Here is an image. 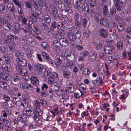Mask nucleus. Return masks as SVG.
I'll list each match as a JSON object with an SVG mask.
<instances>
[{"instance_id": "5701e85b", "label": "nucleus", "mask_w": 131, "mask_h": 131, "mask_svg": "<svg viewBox=\"0 0 131 131\" xmlns=\"http://www.w3.org/2000/svg\"><path fill=\"white\" fill-rule=\"evenodd\" d=\"M4 29L6 30L11 31L13 28L12 25L8 23H5L3 25Z\"/></svg>"}, {"instance_id": "2f4dec72", "label": "nucleus", "mask_w": 131, "mask_h": 131, "mask_svg": "<svg viewBox=\"0 0 131 131\" xmlns=\"http://www.w3.org/2000/svg\"><path fill=\"white\" fill-rule=\"evenodd\" d=\"M91 72L89 69L87 68H84L82 71V74L85 76H89Z\"/></svg>"}, {"instance_id": "f704fd0d", "label": "nucleus", "mask_w": 131, "mask_h": 131, "mask_svg": "<svg viewBox=\"0 0 131 131\" xmlns=\"http://www.w3.org/2000/svg\"><path fill=\"white\" fill-rule=\"evenodd\" d=\"M116 27L119 32H122L124 30V26L121 23H118Z\"/></svg>"}, {"instance_id": "bf43d9fd", "label": "nucleus", "mask_w": 131, "mask_h": 131, "mask_svg": "<svg viewBox=\"0 0 131 131\" xmlns=\"http://www.w3.org/2000/svg\"><path fill=\"white\" fill-rule=\"evenodd\" d=\"M81 55H82L83 57L85 58V57L88 56L89 53L87 51H85L82 52L80 53V56H81Z\"/></svg>"}, {"instance_id": "13d9d810", "label": "nucleus", "mask_w": 131, "mask_h": 131, "mask_svg": "<svg viewBox=\"0 0 131 131\" xmlns=\"http://www.w3.org/2000/svg\"><path fill=\"white\" fill-rule=\"evenodd\" d=\"M64 3L68 7L71 6V3L70 0H64Z\"/></svg>"}, {"instance_id": "680f3d73", "label": "nucleus", "mask_w": 131, "mask_h": 131, "mask_svg": "<svg viewBox=\"0 0 131 131\" xmlns=\"http://www.w3.org/2000/svg\"><path fill=\"white\" fill-rule=\"evenodd\" d=\"M116 13V9L115 8H112L110 10V15L113 16L115 15Z\"/></svg>"}, {"instance_id": "49530a36", "label": "nucleus", "mask_w": 131, "mask_h": 131, "mask_svg": "<svg viewBox=\"0 0 131 131\" xmlns=\"http://www.w3.org/2000/svg\"><path fill=\"white\" fill-rule=\"evenodd\" d=\"M99 58L100 59L105 60L106 59V55L104 54L103 52H100L99 54Z\"/></svg>"}, {"instance_id": "72a5a7b5", "label": "nucleus", "mask_w": 131, "mask_h": 131, "mask_svg": "<svg viewBox=\"0 0 131 131\" xmlns=\"http://www.w3.org/2000/svg\"><path fill=\"white\" fill-rule=\"evenodd\" d=\"M45 72L43 74V75L45 78H47L50 75H51V73L50 70L46 69L45 68L44 69Z\"/></svg>"}, {"instance_id": "0e129e2a", "label": "nucleus", "mask_w": 131, "mask_h": 131, "mask_svg": "<svg viewBox=\"0 0 131 131\" xmlns=\"http://www.w3.org/2000/svg\"><path fill=\"white\" fill-rule=\"evenodd\" d=\"M75 48L78 50L81 51L84 48L83 47L82 45H77L75 46Z\"/></svg>"}, {"instance_id": "c756f323", "label": "nucleus", "mask_w": 131, "mask_h": 131, "mask_svg": "<svg viewBox=\"0 0 131 131\" xmlns=\"http://www.w3.org/2000/svg\"><path fill=\"white\" fill-rule=\"evenodd\" d=\"M20 86L21 88L25 90L27 89H31V86L30 84L27 85L25 83H22L20 85Z\"/></svg>"}, {"instance_id": "c85d7f7f", "label": "nucleus", "mask_w": 131, "mask_h": 131, "mask_svg": "<svg viewBox=\"0 0 131 131\" xmlns=\"http://www.w3.org/2000/svg\"><path fill=\"white\" fill-rule=\"evenodd\" d=\"M11 98L13 99L14 102H15V104L16 105L17 102H19L20 100V98L15 94H12L11 96Z\"/></svg>"}, {"instance_id": "0eeeda50", "label": "nucleus", "mask_w": 131, "mask_h": 131, "mask_svg": "<svg viewBox=\"0 0 131 131\" xmlns=\"http://www.w3.org/2000/svg\"><path fill=\"white\" fill-rule=\"evenodd\" d=\"M51 14L53 16L54 19L56 20L57 17L59 18L58 13V10L57 7L55 6H53L51 7Z\"/></svg>"}, {"instance_id": "5fc2aeb1", "label": "nucleus", "mask_w": 131, "mask_h": 131, "mask_svg": "<svg viewBox=\"0 0 131 131\" xmlns=\"http://www.w3.org/2000/svg\"><path fill=\"white\" fill-rule=\"evenodd\" d=\"M55 47L54 48V51L57 53H58L60 50V46L57 45H55L54 46Z\"/></svg>"}, {"instance_id": "7ed1b4c3", "label": "nucleus", "mask_w": 131, "mask_h": 131, "mask_svg": "<svg viewBox=\"0 0 131 131\" xmlns=\"http://www.w3.org/2000/svg\"><path fill=\"white\" fill-rule=\"evenodd\" d=\"M76 8L80 12L86 11V12L87 13H89V6L86 2L84 3H80L79 5L77 6Z\"/></svg>"}, {"instance_id": "aec40b11", "label": "nucleus", "mask_w": 131, "mask_h": 131, "mask_svg": "<svg viewBox=\"0 0 131 131\" xmlns=\"http://www.w3.org/2000/svg\"><path fill=\"white\" fill-rule=\"evenodd\" d=\"M57 89L55 90L56 92H60L61 95L62 96L64 97L65 96V95L68 92V91L66 89H65L64 90L63 89H60V88L59 87H57Z\"/></svg>"}, {"instance_id": "37998d69", "label": "nucleus", "mask_w": 131, "mask_h": 131, "mask_svg": "<svg viewBox=\"0 0 131 131\" xmlns=\"http://www.w3.org/2000/svg\"><path fill=\"white\" fill-rule=\"evenodd\" d=\"M41 54L42 57L46 61L50 58L49 57L48 54L45 52H42Z\"/></svg>"}, {"instance_id": "ea45409f", "label": "nucleus", "mask_w": 131, "mask_h": 131, "mask_svg": "<svg viewBox=\"0 0 131 131\" xmlns=\"http://www.w3.org/2000/svg\"><path fill=\"white\" fill-rule=\"evenodd\" d=\"M88 20L86 17L83 18L82 20V26L84 28H85L86 27V25L88 23Z\"/></svg>"}, {"instance_id": "cd10ccee", "label": "nucleus", "mask_w": 131, "mask_h": 131, "mask_svg": "<svg viewBox=\"0 0 131 131\" xmlns=\"http://www.w3.org/2000/svg\"><path fill=\"white\" fill-rule=\"evenodd\" d=\"M38 16L34 12L31 14V15L29 17L30 19L33 21L36 22L38 20Z\"/></svg>"}, {"instance_id": "9d476101", "label": "nucleus", "mask_w": 131, "mask_h": 131, "mask_svg": "<svg viewBox=\"0 0 131 131\" xmlns=\"http://www.w3.org/2000/svg\"><path fill=\"white\" fill-rule=\"evenodd\" d=\"M58 77V74L57 73L55 72L53 73L49 77L48 82L50 84L54 83L55 79L57 78Z\"/></svg>"}, {"instance_id": "603ef678", "label": "nucleus", "mask_w": 131, "mask_h": 131, "mask_svg": "<svg viewBox=\"0 0 131 131\" xmlns=\"http://www.w3.org/2000/svg\"><path fill=\"white\" fill-rule=\"evenodd\" d=\"M25 5L26 7L31 9L32 8V3L29 1H28L25 2Z\"/></svg>"}, {"instance_id": "ddd939ff", "label": "nucleus", "mask_w": 131, "mask_h": 131, "mask_svg": "<svg viewBox=\"0 0 131 131\" xmlns=\"http://www.w3.org/2000/svg\"><path fill=\"white\" fill-rule=\"evenodd\" d=\"M99 34L100 36L104 38H106L108 36L107 31L104 28H102L99 30Z\"/></svg>"}, {"instance_id": "864d4df0", "label": "nucleus", "mask_w": 131, "mask_h": 131, "mask_svg": "<svg viewBox=\"0 0 131 131\" xmlns=\"http://www.w3.org/2000/svg\"><path fill=\"white\" fill-rule=\"evenodd\" d=\"M90 11V15L91 17H95V16L97 14V13L95 12V11L92 9L91 10H89V11Z\"/></svg>"}, {"instance_id": "20e7f679", "label": "nucleus", "mask_w": 131, "mask_h": 131, "mask_svg": "<svg viewBox=\"0 0 131 131\" xmlns=\"http://www.w3.org/2000/svg\"><path fill=\"white\" fill-rule=\"evenodd\" d=\"M21 68H20L19 66H16V69L18 73L22 76L25 77V78L26 77H28L29 75L28 71L25 69H22Z\"/></svg>"}, {"instance_id": "a19ab883", "label": "nucleus", "mask_w": 131, "mask_h": 131, "mask_svg": "<svg viewBox=\"0 0 131 131\" xmlns=\"http://www.w3.org/2000/svg\"><path fill=\"white\" fill-rule=\"evenodd\" d=\"M41 47L43 48L44 49L47 50L48 49L49 47L48 43L45 42H42L41 45Z\"/></svg>"}, {"instance_id": "b1692460", "label": "nucleus", "mask_w": 131, "mask_h": 131, "mask_svg": "<svg viewBox=\"0 0 131 131\" xmlns=\"http://www.w3.org/2000/svg\"><path fill=\"white\" fill-rule=\"evenodd\" d=\"M57 23L55 20L51 24V26L50 27L51 31L52 32V33L54 32V29L57 28Z\"/></svg>"}, {"instance_id": "4468645a", "label": "nucleus", "mask_w": 131, "mask_h": 131, "mask_svg": "<svg viewBox=\"0 0 131 131\" xmlns=\"http://www.w3.org/2000/svg\"><path fill=\"white\" fill-rule=\"evenodd\" d=\"M31 83L34 86H38L39 85V81L37 78L34 76H32L30 79Z\"/></svg>"}, {"instance_id": "423d86ee", "label": "nucleus", "mask_w": 131, "mask_h": 131, "mask_svg": "<svg viewBox=\"0 0 131 131\" xmlns=\"http://www.w3.org/2000/svg\"><path fill=\"white\" fill-rule=\"evenodd\" d=\"M23 113L22 115H23L24 116H31L34 114V111L33 112L29 107H27L24 108L23 111Z\"/></svg>"}, {"instance_id": "052dcab7", "label": "nucleus", "mask_w": 131, "mask_h": 131, "mask_svg": "<svg viewBox=\"0 0 131 131\" xmlns=\"http://www.w3.org/2000/svg\"><path fill=\"white\" fill-rule=\"evenodd\" d=\"M119 4L121 7H124L125 6L126 0H119Z\"/></svg>"}, {"instance_id": "f3484780", "label": "nucleus", "mask_w": 131, "mask_h": 131, "mask_svg": "<svg viewBox=\"0 0 131 131\" xmlns=\"http://www.w3.org/2000/svg\"><path fill=\"white\" fill-rule=\"evenodd\" d=\"M59 43L61 46L63 47H65L68 45L69 42L67 39L61 38L60 39Z\"/></svg>"}, {"instance_id": "6e6552de", "label": "nucleus", "mask_w": 131, "mask_h": 131, "mask_svg": "<svg viewBox=\"0 0 131 131\" xmlns=\"http://www.w3.org/2000/svg\"><path fill=\"white\" fill-rule=\"evenodd\" d=\"M35 72L38 74L41 73L43 69H44L43 66L40 64H37L34 66Z\"/></svg>"}, {"instance_id": "de8ad7c7", "label": "nucleus", "mask_w": 131, "mask_h": 131, "mask_svg": "<svg viewBox=\"0 0 131 131\" xmlns=\"http://www.w3.org/2000/svg\"><path fill=\"white\" fill-rule=\"evenodd\" d=\"M116 25L115 22L114 21H112L109 23L108 25V27L109 28H113L116 26Z\"/></svg>"}, {"instance_id": "f257e3e1", "label": "nucleus", "mask_w": 131, "mask_h": 131, "mask_svg": "<svg viewBox=\"0 0 131 131\" xmlns=\"http://www.w3.org/2000/svg\"><path fill=\"white\" fill-rule=\"evenodd\" d=\"M75 25L68 28L69 32L67 34L66 36L67 38L70 42H74L76 39H79L81 37V32L80 29L77 27H80L81 24L79 20H75Z\"/></svg>"}, {"instance_id": "c9c22d12", "label": "nucleus", "mask_w": 131, "mask_h": 131, "mask_svg": "<svg viewBox=\"0 0 131 131\" xmlns=\"http://www.w3.org/2000/svg\"><path fill=\"white\" fill-rule=\"evenodd\" d=\"M63 74L65 78L68 79L70 77L71 73L69 71H65L63 72Z\"/></svg>"}, {"instance_id": "dca6fc26", "label": "nucleus", "mask_w": 131, "mask_h": 131, "mask_svg": "<svg viewBox=\"0 0 131 131\" xmlns=\"http://www.w3.org/2000/svg\"><path fill=\"white\" fill-rule=\"evenodd\" d=\"M92 82L94 86H100L103 83V81L100 77L95 80H92Z\"/></svg>"}, {"instance_id": "1a4fd4ad", "label": "nucleus", "mask_w": 131, "mask_h": 131, "mask_svg": "<svg viewBox=\"0 0 131 131\" xmlns=\"http://www.w3.org/2000/svg\"><path fill=\"white\" fill-rule=\"evenodd\" d=\"M17 63L16 66H19L20 68L25 66L27 64L26 60L24 59H17Z\"/></svg>"}, {"instance_id": "3c124183", "label": "nucleus", "mask_w": 131, "mask_h": 131, "mask_svg": "<svg viewBox=\"0 0 131 131\" xmlns=\"http://www.w3.org/2000/svg\"><path fill=\"white\" fill-rule=\"evenodd\" d=\"M47 92L46 89H45V90H42L40 92L41 96L43 97H46L47 95Z\"/></svg>"}, {"instance_id": "69168bd1", "label": "nucleus", "mask_w": 131, "mask_h": 131, "mask_svg": "<svg viewBox=\"0 0 131 131\" xmlns=\"http://www.w3.org/2000/svg\"><path fill=\"white\" fill-rule=\"evenodd\" d=\"M32 5L36 10L41 8L40 5L38 4L35 3V2H34V3H33Z\"/></svg>"}, {"instance_id": "a878e982", "label": "nucleus", "mask_w": 131, "mask_h": 131, "mask_svg": "<svg viewBox=\"0 0 131 131\" xmlns=\"http://www.w3.org/2000/svg\"><path fill=\"white\" fill-rule=\"evenodd\" d=\"M43 20L45 22L49 24L51 22V18L48 15H46L44 16Z\"/></svg>"}, {"instance_id": "7c9ffc66", "label": "nucleus", "mask_w": 131, "mask_h": 131, "mask_svg": "<svg viewBox=\"0 0 131 131\" xmlns=\"http://www.w3.org/2000/svg\"><path fill=\"white\" fill-rule=\"evenodd\" d=\"M15 56L18 59H20L22 58L24 56V53L21 51H17L15 52Z\"/></svg>"}, {"instance_id": "6ab92c4d", "label": "nucleus", "mask_w": 131, "mask_h": 131, "mask_svg": "<svg viewBox=\"0 0 131 131\" xmlns=\"http://www.w3.org/2000/svg\"><path fill=\"white\" fill-rule=\"evenodd\" d=\"M65 58L68 61H72L75 58V55L72 52L69 53L66 55Z\"/></svg>"}, {"instance_id": "4be33fe9", "label": "nucleus", "mask_w": 131, "mask_h": 131, "mask_svg": "<svg viewBox=\"0 0 131 131\" xmlns=\"http://www.w3.org/2000/svg\"><path fill=\"white\" fill-rule=\"evenodd\" d=\"M0 87L5 90H8L9 88V86L6 82L0 81Z\"/></svg>"}, {"instance_id": "c03bdc74", "label": "nucleus", "mask_w": 131, "mask_h": 131, "mask_svg": "<svg viewBox=\"0 0 131 131\" xmlns=\"http://www.w3.org/2000/svg\"><path fill=\"white\" fill-rule=\"evenodd\" d=\"M18 18L19 20H20V21H21L22 23L24 24H26L27 19L23 15L19 17Z\"/></svg>"}, {"instance_id": "a18cd8bd", "label": "nucleus", "mask_w": 131, "mask_h": 131, "mask_svg": "<svg viewBox=\"0 0 131 131\" xmlns=\"http://www.w3.org/2000/svg\"><path fill=\"white\" fill-rule=\"evenodd\" d=\"M89 2L90 6L93 8L96 4V0H89Z\"/></svg>"}, {"instance_id": "f03ea898", "label": "nucleus", "mask_w": 131, "mask_h": 131, "mask_svg": "<svg viewBox=\"0 0 131 131\" xmlns=\"http://www.w3.org/2000/svg\"><path fill=\"white\" fill-rule=\"evenodd\" d=\"M34 107V113L33 118L38 123V125L41 126L42 124V121L40 120L41 116L42 115L43 112L42 109H41V105L38 100H35Z\"/></svg>"}, {"instance_id": "bb28decb", "label": "nucleus", "mask_w": 131, "mask_h": 131, "mask_svg": "<svg viewBox=\"0 0 131 131\" xmlns=\"http://www.w3.org/2000/svg\"><path fill=\"white\" fill-rule=\"evenodd\" d=\"M104 51L106 54H110L112 53V49L110 46H106L104 47Z\"/></svg>"}, {"instance_id": "473e14b6", "label": "nucleus", "mask_w": 131, "mask_h": 131, "mask_svg": "<svg viewBox=\"0 0 131 131\" xmlns=\"http://www.w3.org/2000/svg\"><path fill=\"white\" fill-rule=\"evenodd\" d=\"M108 12L107 6L105 5L102 8V13L103 15H106Z\"/></svg>"}, {"instance_id": "412c9836", "label": "nucleus", "mask_w": 131, "mask_h": 131, "mask_svg": "<svg viewBox=\"0 0 131 131\" xmlns=\"http://www.w3.org/2000/svg\"><path fill=\"white\" fill-rule=\"evenodd\" d=\"M67 90L68 93H73L74 91V87L72 83H70L67 86Z\"/></svg>"}, {"instance_id": "4c0bfd02", "label": "nucleus", "mask_w": 131, "mask_h": 131, "mask_svg": "<svg viewBox=\"0 0 131 131\" xmlns=\"http://www.w3.org/2000/svg\"><path fill=\"white\" fill-rule=\"evenodd\" d=\"M100 24L101 25L105 26L107 23V21L106 19L102 17L100 21Z\"/></svg>"}, {"instance_id": "f8f14e48", "label": "nucleus", "mask_w": 131, "mask_h": 131, "mask_svg": "<svg viewBox=\"0 0 131 131\" xmlns=\"http://www.w3.org/2000/svg\"><path fill=\"white\" fill-rule=\"evenodd\" d=\"M7 8L9 11L12 13L13 14L15 15L16 10L13 4H8L7 5Z\"/></svg>"}, {"instance_id": "39448f33", "label": "nucleus", "mask_w": 131, "mask_h": 131, "mask_svg": "<svg viewBox=\"0 0 131 131\" xmlns=\"http://www.w3.org/2000/svg\"><path fill=\"white\" fill-rule=\"evenodd\" d=\"M64 60V57L61 55H57L56 57L54 63L57 67H59Z\"/></svg>"}, {"instance_id": "6e6d98bb", "label": "nucleus", "mask_w": 131, "mask_h": 131, "mask_svg": "<svg viewBox=\"0 0 131 131\" xmlns=\"http://www.w3.org/2000/svg\"><path fill=\"white\" fill-rule=\"evenodd\" d=\"M18 9V11L19 14L20 16L23 15V10L21 6L19 7Z\"/></svg>"}, {"instance_id": "79ce46f5", "label": "nucleus", "mask_w": 131, "mask_h": 131, "mask_svg": "<svg viewBox=\"0 0 131 131\" xmlns=\"http://www.w3.org/2000/svg\"><path fill=\"white\" fill-rule=\"evenodd\" d=\"M21 119H18L20 120L19 122L23 124L22 125L24 126L25 125V120L26 119V117L24 116L23 115H21Z\"/></svg>"}, {"instance_id": "09e8293b", "label": "nucleus", "mask_w": 131, "mask_h": 131, "mask_svg": "<svg viewBox=\"0 0 131 131\" xmlns=\"http://www.w3.org/2000/svg\"><path fill=\"white\" fill-rule=\"evenodd\" d=\"M114 3L115 5L117 10L118 12L120 11L121 10V6L119 4V2L115 3Z\"/></svg>"}, {"instance_id": "58836bf2", "label": "nucleus", "mask_w": 131, "mask_h": 131, "mask_svg": "<svg viewBox=\"0 0 131 131\" xmlns=\"http://www.w3.org/2000/svg\"><path fill=\"white\" fill-rule=\"evenodd\" d=\"M32 29L36 34H40V30L38 27V26L37 25H34Z\"/></svg>"}, {"instance_id": "9b49d317", "label": "nucleus", "mask_w": 131, "mask_h": 131, "mask_svg": "<svg viewBox=\"0 0 131 131\" xmlns=\"http://www.w3.org/2000/svg\"><path fill=\"white\" fill-rule=\"evenodd\" d=\"M97 55L96 53L94 52H90L88 57L89 61L93 62L96 59Z\"/></svg>"}, {"instance_id": "8fccbe9b", "label": "nucleus", "mask_w": 131, "mask_h": 131, "mask_svg": "<svg viewBox=\"0 0 131 131\" xmlns=\"http://www.w3.org/2000/svg\"><path fill=\"white\" fill-rule=\"evenodd\" d=\"M66 66L68 68L71 69L73 67L74 63L72 61H69L67 63Z\"/></svg>"}, {"instance_id": "e2e57ef3", "label": "nucleus", "mask_w": 131, "mask_h": 131, "mask_svg": "<svg viewBox=\"0 0 131 131\" xmlns=\"http://www.w3.org/2000/svg\"><path fill=\"white\" fill-rule=\"evenodd\" d=\"M71 6L68 7L66 9H64V12H68L69 13L72 14L73 12V11L70 8Z\"/></svg>"}, {"instance_id": "a211bd4d", "label": "nucleus", "mask_w": 131, "mask_h": 131, "mask_svg": "<svg viewBox=\"0 0 131 131\" xmlns=\"http://www.w3.org/2000/svg\"><path fill=\"white\" fill-rule=\"evenodd\" d=\"M10 81L11 83L14 85H17L20 83V80L19 77L15 76L14 77L12 78Z\"/></svg>"}, {"instance_id": "2eb2a0df", "label": "nucleus", "mask_w": 131, "mask_h": 131, "mask_svg": "<svg viewBox=\"0 0 131 131\" xmlns=\"http://www.w3.org/2000/svg\"><path fill=\"white\" fill-rule=\"evenodd\" d=\"M8 12L7 6L3 4L0 5V14L6 15L7 14Z\"/></svg>"}, {"instance_id": "338daca9", "label": "nucleus", "mask_w": 131, "mask_h": 131, "mask_svg": "<svg viewBox=\"0 0 131 131\" xmlns=\"http://www.w3.org/2000/svg\"><path fill=\"white\" fill-rule=\"evenodd\" d=\"M21 29L23 30L25 33L30 32V29L28 27H25L24 28H22Z\"/></svg>"}, {"instance_id": "774afa93", "label": "nucleus", "mask_w": 131, "mask_h": 131, "mask_svg": "<svg viewBox=\"0 0 131 131\" xmlns=\"http://www.w3.org/2000/svg\"><path fill=\"white\" fill-rule=\"evenodd\" d=\"M102 47V45L101 42H99L97 44L96 46V49L97 50H99Z\"/></svg>"}, {"instance_id": "4d7b16f0", "label": "nucleus", "mask_w": 131, "mask_h": 131, "mask_svg": "<svg viewBox=\"0 0 131 131\" xmlns=\"http://www.w3.org/2000/svg\"><path fill=\"white\" fill-rule=\"evenodd\" d=\"M14 102L13 101L10 100L8 102V106L9 107H13L14 106L15 104V102Z\"/></svg>"}, {"instance_id": "393cba45", "label": "nucleus", "mask_w": 131, "mask_h": 131, "mask_svg": "<svg viewBox=\"0 0 131 131\" xmlns=\"http://www.w3.org/2000/svg\"><path fill=\"white\" fill-rule=\"evenodd\" d=\"M1 69L7 71L8 72H11L12 71V68L9 64H5V66L4 65L3 68Z\"/></svg>"}, {"instance_id": "e433bc0d", "label": "nucleus", "mask_w": 131, "mask_h": 131, "mask_svg": "<svg viewBox=\"0 0 131 131\" xmlns=\"http://www.w3.org/2000/svg\"><path fill=\"white\" fill-rule=\"evenodd\" d=\"M57 28L59 29H63L65 28V26L61 22H57Z\"/></svg>"}]
</instances>
